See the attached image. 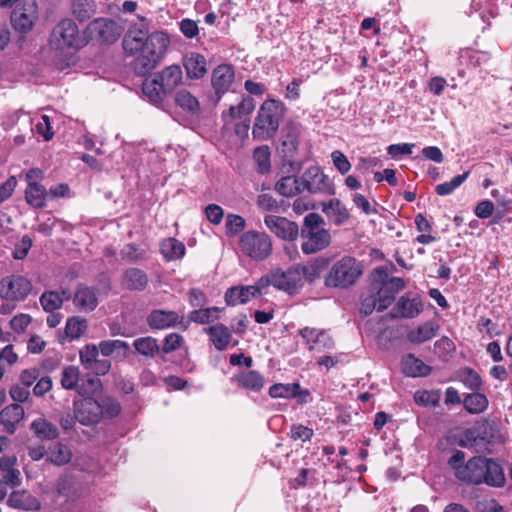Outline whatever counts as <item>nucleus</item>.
I'll return each instance as SVG.
<instances>
[{"label":"nucleus","mask_w":512,"mask_h":512,"mask_svg":"<svg viewBox=\"0 0 512 512\" xmlns=\"http://www.w3.org/2000/svg\"><path fill=\"white\" fill-rule=\"evenodd\" d=\"M166 91L170 94L182 82L183 73L178 65H171L156 74Z\"/></svg>","instance_id":"obj_28"},{"label":"nucleus","mask_w":512,"mask_h":512,"mask_svg":"<svg viewBox=\"0 0 512 512\" xmlns=\"http://www.w3.org/2000/svg\"><path fill=\"white\" fill-rule=\"evenodd\" d=\"M284 106L280 101L269 99L262 103L255 118L252 134L257 140H268L278 131L284 116Z\"/></svg>","instance_id":"obj_4"},{"label":"nucleus","mask_w":512,"mask_h":512,"mask_svg":"<svg viewBox=\"0 0 512 512\" xmlns=\"http://www.w3.org/2000/svg\"><path fill=\"white\" fill-rule=\"evenodd\" d=\"M270 155V149L266 145L257 147L253 152V159L258 172L261 174L267 173L270 170Z\"/></svg>","instance_id":"obj_47"},{"label":"nucleus","mask_w":512,"mask_h":512,"mask_svg":"<svg viewBox=\"0 0 512 512\" xmlns=\"http://www.w3.org/2000/svg\"><path fill=\"white\" fill-rule=\"evenodd\" d=\"M205 215L212 224L218 225L223 219L224 211L219 205L209 204L205 207Z\"/></svg>","instance_id":"obj_60"},{"label":"nucleus","mask_w":512,"mask_h":512,"mask_svg":"<svg viewBox=\"0 0 512 512\" xmlns=\"http://www.w3.org/2000/svg\"><path fill=\"white\" fill-rule=\"evenodd\" d=\"M97 358H99V350L94 344L85 345L79 352L80 363L86 370L91 367Z\"/></svg>","instance_id":"obj_51"},{"label":"nucleus","mask_w":512,"mask_h":512,"mask_svg":"<svg viewBox=\"0 0 512 512\" xmlns=\"http://www.w3.org/2000/svg\"><path fill=\"white\" fill-rule=\"evenodd\" d=\"M322 211L335 225H342L349 219V212L344 204L338 199H330L321 204Z\"/></svg>","instance_id":"obj_23"},{"label":"nucleus","mask_w":512,"mask_h":512,"mask_svg":"<svg viewBox=\"0 0 512 512\" xmlns=\"http://www.w3.org/2000/svg\"><path fill=\"white\" fill-rule=\"evenodd\" d=\"M179 25L181 32L187 38H194L199 33L198 25L194 20L186 18Z\"/></svg>","instance_id":"obj_64"},{"label":"nucleus","mask_w":512,"mask_h":512,"mask_svg":"<svg viewBox=\"0 0 512 512\" xmlns=\"http://www.w3.org/2000/svg\"><path fill=\"white\" fill-rule=\"evenodd\" d=\"M205 332L210 336L211 342L219 351L225 350L232 339L230 330L222 323H217L206 328Z\"/></svg>","instance_id":"obj_26"},{"label":"nucleus","mask_w":512,"mask_h":512,"mask_svg":"<svg viewBox=\"0 0 512 512\" xmlns=\"http://www.w3.org/2000/svg\"><path fill=\"white\" fill-rule=\"evenodd\" d=\"M71 298V293L67 290L58 291H46L40 297V303L46 312L52 313L59 309L64 301Z\"/></svg>","instance_id":"obj_31"},{"label":"nucleus","mask_w":512,"mask_h":512,"mask_svg":"<svg viewBox=\"0 0 512 512\" xmlns=\"http://www.w3.org/2000/svg\"><path fill=\"white\" fill-rule=\"evenodd\" d=\"M394 310L397 316L414 318L421 313L422 303L418 297L411 298L409 295H403L396 303Z\"/></svg>","instance_id":"obj_24"},{"label":"nucleus","mask_w":512,"mask_h":512,"mask_svg":"<svg viewBox=\"0 0 512 512\" xmlns=\"http://www.w3.org/2000/svg\"><path fill=\"white\" fill-rule=\"evenodd\" d=\"M438 325L432 321H428L410 330L407 333V339L414 344H421L431 340L436 336Z\"/></svg>","instance_id":"obj_30"},{"label":"nucleus","mask_w":512,"mask_h":512,"mask_svg":"<svg viewBox=\"0 0 512 512\" xmlns=\"http://www.w3.org/2000/svg\"><path fill=\"white\" fill-rule=\"evenodd\" d=\"M236 380L241 387L255 392L260 391L264 386V378L253 370L241 372L236 376Z\"/></svg>","instance_id":"obj_36"},{"label":"nucleus","mask_w":512,"mask_h":512,"mask_svg":"<svg viewBox=\"0 0 512 512\" xmlns=\"http://www.w3.org/2000/svg\"><path fill=\"white\" fill-rule=\"evenodd\" d=\"M362 274L360 263L351 256L336 261L325 277L328 287L347 288L353 285Z\"/></svg>","instance_id":"obj_8"},{"label":"nucleus","mask_w":512,"mask_h":512,"mask_svg":"<svg viewBox=\"0 0 512 512\" xmlns=\"http://www.w3.org/2000/svg\"><path fill=\"white\" fill-rule=\"evenodd\" d=\"M87 329V321L81 317H71L66 322L65 333L70 339L81 337Z\"/></svg>","instance_id":"obj_46"},{"label":"nucleus","mask_w":512,"mask_h":512,"mask_svg":"<svg viewBox=\"0 0 512 512\" xmlns=\"http://www.w3.org/2000/svg\"><path fill=\"white\" fill-rule=\"evenodd\" d=\"M175 102L178 106L189 112L196 113L199 111V102L197 98L187 90L178 91L175 96Z\"/></svg>","instance_id":"obj_49"},{"label":"nucleus","mask_w":512,"mask_h":512,"mask_svg":"<svg viewBox=\"0 0 512 512\" xmlns=\"http://www.w3.org/2000/svg\"><path fill=\"white\" fill-rule=\"evenodd\" d=\"M49 44L53 50L61 53L72 50L77 51L88 44V39L80 33L78 25L71 18L60 20L53 28Z\"/></svg>","instance_id":"obj_6"},{"label":"nucleus","mask_w":512,"mask_h":512,"mask_svg":"<svg viewBox=\"0 0 512 512\" xmlns=\"http://www.w3.org/2000/svg\"><path fill=\"white\" fill-rule=\"evenodd\" d=\"M123 32V28L116 21L99 17L92 20L84 30L88 42L95 40L101 44H112L116 42Z\"/></svg>","instance_id":"obj_9"},{"label":"nucleus","mask_w":512,"mask_h":512,"mask_svg":"<svg viewBox=\"0 0 512 512\" xmlns=\"http://www.w3.org/2000/svg\"><path fill=\"white\" fill-rule=\"evenodd\" d=\"M404 288L402 278H389L385 267L375 268L368 292L361 300L360 313L368 316L375 310L381 312L387 309L395 300V295Z\"/></svg>","instance_id":"obj_3"},{"label":"nucleus","mask_w":512,"mask_h":512,"mask_svg":"<svg viewBox=\"0 0 512 512\" xmlns=\"http://www.w3.org/2000/svg\"><path fill=\"white\" fill-rule=\"evenodd\" d=\"M186 73L191 79L202 78L207 72V63L203 55L191 52L185 55L183 60Z\"/></svg>","instance_id":"obj_22"},{"label":"nucleus","mask_w":512,"mask_h":512,"mask_svg":"<svg viewBox=\"0 0 512 512\" xmlns=\"http://www.w3.org/2000/svg\"><path fill=\"white\" fill-rule=\"evenodd\" d=\"M128 347V343L123 340H104L99 343L98 350L104 357H108L116 350H126Z\"/></svg>","instance_id":"obj_54"},{"label":"nucleus","mask_w":512,"mask_h":512,"mask_svg":"<svg viewBox=\"0 0 512 512\" xmlns=\"http://www.w3.org/2000/svg\"><path fill=\"white\" fill-rule=\"evenodd\" d=\"M314 432L313 429L308 428L302 424H293L290 430V437L294 441H310Z\"/></svg>","instance_id":"obj_55"},{"label":"nucleus","mask_w":512,"mask_h":512,"mask_svg":"<svg viewBox=\"0 0 512 512\" xmlns=\"http://www.w3.org/2000/svg\"><path fill=\"white\" fill-rule=\"evenodd\" d=\"M31 429L38 437L44 439H54L58 435L57 428L43 418L34 420L31 424Z\"/></svg>","instance_id":"obj_44"},{"label":"nucleus","mask_w":512,"mask_h":512,"mask_svg":"<svg viewBox=\"0 0 512 512\" xmlns=\"http://www.w3.org/2000/svg\"><path fill=\"white\" fill-rule=\"evenodd\" d=\"M301 386L298 383L293 384H274L269 388V395L272 398H290L299 395Z\"/></svg>","instance_id":"obj_43"},{"label":"nucleus","mask_w":512,"mask_h":512,"mask_svg":"<svg viewBox=\"0 0 512 512\" xmlns=\"http://www.w3.org/2000/svg\"><path fill=\"white\" fill-rule=\"evenodd\" d=\"M99 404L102 410V418L108 417L113 418L116 417L120 411L121 406L119 402L111 397H103L99 400Z\"/></svg>","instance_id":"obj_53"},{"label":"nucleus","mask_w":512,"mask_h":512,"mask_svg":"<svg viewBox=\"0 0 512 512\" xmlns=\"http://www.w3.org/2000/svg\"><path fill=\"white\" fill-rule=\"evenodd\" d=\"M300 128L297 125H288L283 130L280 152L286 159L290 169L289 172L297 173L301 169V165L292 160L296 155L299 145Z\"/></svg>","instance_id":"obj_15"},{"label":"nucleus","mask_w":512,"mask_h":512,"mask_svg":"<svg viewBox=\"0 0 512 512\" xmlns=\"http://www.w3.org/2000/svg\"><path fill=\"white\" fill-rule=\"evenodd\" d=\"M47 195L46 188L39 183H31L27 185L25 190V199L34 208H43L46 204Z\"/></svg>","instance_id":"obj_32"},{"label":"nucleus","mask_w":512,"mask_h":512,"mask_svg":"<svg viewBox=\"0 0 512 512\" xmlns=\"http://www.w3.org/2000/svg\"><path fill=\"white\" fill-rule=\"evenodd\" d=\"M264 223L273 234L283 240L294 241L298 237V225L284 217L266 215Z\"/></svg>","instance_id":"obj_17"},{"label":"nucleus","mask_w":512,"mask_h":512,"mask_svg":"<svg viewBox=\"0 0 512 512\" xmlns=\"http://www.w3.org/2000/svg\"><path fill=\"white\" fill-rule=\"evenodd\" d=\"M70 299L79 311L92 312L98 306V291L93 287L80 284Z\"/></svg>","instance_id":"obj_18"},{"label":"nucleus","mask_w":512,"mask_h":512,"mask_svg":"<svg viewBox=\"0 0 512 512\" xmlns=\"http://www.w3.org/2000/svg\"><path fill=\"white\" fill-rule=\"evenodd\" d=\"M32 290V283L22 275H9L0 280V298L8 302L24 301Z\"/></svg>","instance_id":"obj_11"},{"label":"nucleus","mask_w":512,"mask_h":512,"mask_svg":"<svg viewBox=\"0 0 512 512\" xmlns=\"http://www.w3.org/2000/svg\"><path fill=\"white\" fill-rule=\"evenodd\" d=\"M161 253L169 261L178 260L185 254V246L175 238H168L161 243Z\"/></svg>","instance_id":"obj_38"},{"label":"nucleus","mask_w":512,"mask_h":512,"mask_svg":"<svg viewBox=\"0 0 512 512\" xmlns=\"http://www.w3.org/2000/svg\"><path fill=\"white\" fill-rule=\"evenodd\" d=\"M275 191L284 197H294L303 192L301 177L296 175L282 176L274 185Z\"/></svg>","instance_id":"obj_25"},{"label":"nucleus","mask_w":512,"mask_h":512,"mask_svg":"<svg viewBox=\"0 0 512 512\" xmlns=\"http://www.w3.org/2000/svg\"><path fill=\"white\" fill-rule=\"evenodd\" d=\"M96 7L94 0H71V12L80 22L91 18L96 13Z\"/></svg>","instance_id":"obj_33"},{"label":"nucleus","mask_w":512,"mask_h":512,"mask_svg":"<svg viewBox=\"0 0 512 512\" xmlns=\"http://www.w3.org/2000/svg\"><path fill=\"white\" fill-rule=\"evenodd\" d=\"M235 80V72L232 66L221 64L217 66L211 76V83L215 93L221 97L229 91Z\"/></svg>","instance_id":"obj_19"},{"label":"nucleus","mask_w":512,"mask_h":512,"mask_svg":"<svg viewBox=\"0 0 512 512\" xmlns=\"http://www.w3.org/2000/svg\"><path fill=\"white\" fill-rule=\"evenodd\" d=\"M73 408L77 421L83 425H93L102 419V410L99 400L85 397L82 400L74 401Z\"/></svg>","instance_id":"obj_16"},{"label":"nucleus","mask_w":512,"mask_h":512,"mask_svg":"<svg viewBox=\"0 0 512 512\" xmlns=\"http://www.w3.org/2000/svg\"><path fill=\"white\" fill-rule=\"evenodd\" d=\"M440 398L441 394L438 390H423L417 391L414 394L415 402L422 406H437L439 404Z\"/></svg>","instance_id":"obj_50"},{"label":"nucleus","mask_w":512,"mask_h":512,"mask_svg":"<svg viewBox=\"0 0 512 512\" xmlns=\"http://www.w3.org/2000/svg\"><path fill=\"white\" fill-rule=\"evenodd\" d=\"M220 309L217 307H211L206 309L193 310L189 314V319L192 322L198 324H206L213 322L219 318Z\"/></svg>","instance_id":"obj_45"},{"label":"nucleus","mask_w":512,"mask_h":512,"mask_svg":"<svg viewBox=\"0 0 512 512\" xmlns=\"http://www.w3.org/2000/svg\"><path fill=\"white\" fill-rule=\"evenodd\" d=\"M257 206L263 211H277L279 206L276 199L270 194H260L257 198Z\"/></svg>","instance_id":"obj_59"},{"label":"nucleus","mask_w":512,"mask_h":512,"mask_svg":"<svg viewBox=\"0 0 512 512\" xmlns=\"http://www.w3.org/2000/svg\"><path fill=\"white\" fill-rule=\"evenodd\" d=\"M456 379L471 390H479L482 385V380L479 374L468 367L458 370L456 373Z\"/></svg>","instance_id":"obj_42"},{"label":"nucleus","mask_w":512,"mask_h":512,"mask_svg":"<svg viewBox=\"0 0 512 512\" xmlns=\"http://www.w3.org/2000/svg\"><path fill=\"white\" fill-rule=\"evenodd\" d=\"M9 395L15 402L23 403L29 398L30 391L25 386L15 384L10 388Z\"/></svg>","instance_id":"obj_62"},{"label":"nucleus","mask_w":512,"mask_h":512,"mask_svg":"<svg viewBox=\"0 0 512 512\" xmlns=\"http://www.w3.org/2000/svg\"><path fill=\"white\" fill-rule=\"evenodd\" d=\"M238 249L243 256L259 262L272 254L273 242L265 232L248 230L240 235Z\"/></svg>","instance_id":"obj_7"},{"label":"nucleus","mask_w":512,"mask_h":512,"mask_svg":"<svg viewBox=\"0 0 512 512\" xmlns=\"http://www.w3.org/2000/svg\"><path fill=\"white\" fill-rule=\"evenodd\" d=\"M324 220L317 213H309L304 218L300 234L303 239L301 249L304 254L317 253L330 245V232L324 228Z\"/></svg>","instance_id":"obj_5"},{"label":"nucleus","mask_w":512,"mask_h":512,"mask_svg":"<svg viewBox=\"0 0 512 512\" xmlns=\"http://www.w3.org/2000/svg\"><path fill=\"white\" fill-rule=\"evenodd\" d=\"M306 272L307 269L302 268L301 265H294L286 270L280 268L272 270L273 286L278 290L294 294L302 287Z\"/></svg>","instance_id":"obj_12"},{"label":"nucleus","mask_w":512,"mask_h":512,"mask_svg":"<svg viewBox=\"0 0 512 512\" xmlns=\"http://www.w3.org/2000/svg\"><path fill=\"white\" fill-rule=\"evenodd\" d=\"M23 418L24 409L17 403L10 404L0 411V424L8 434H13L16 431L17 425Z\"/></svg>","instance_id":"obj_20"},{"label":"nucleus","mask_w":512,"mask_h":512,"mask_svg":"<svg viewBox=\"0 0 512 512\" xmlns=\"http://www.w3.org/2000/svg\"><path fill=\"white\" fill-rule=\"evenodd\" d=\"M465 453L457 450L448 460L455 477L468 485L486 484L491 487H502L506 478L502 466L492 458L474 456L464 462Z\"/></svg>","instance_id":"obj_2"},{"label":"nucleus","mask_w":512,"mask_h":512,"mask_svg":"<svg viewBox=\"0 0 512 512\" xmlns=\"http://www.w3.org/2000/svg\"><path fill=\"white\" fill-rule=\"evenodd\" d=\"M169 42L168 35L164 32L148 34L147 30L133 26L124 35L122 46L125 53L135 55L132 63L135 73L145 76L160 63Z\"/></svg>","instance_id":"obj_1"},{"label":"nucleus","mask_w":512,"mask_h":512,"mask_svg":"<svg viewBox=\"0 0 512 512\" xmlns=\"http://www.w3.org/2000/svg\"><path fill=\"white\" fill-rule=\"evenodd\" d=\"M133 346L139 354L149 358H154L161 349L157 340L151 336L135 339Z\"/></svg>","instance_id":"obj_39"},{"label":"nucleus","mask_w":512,"mask_h":512,"mask_svg":"<svg viewBox=\"0 0 512 512\" xmlns=\"http://www.w3.org/2000/svg\"><path fill=\"white\" fill-rule=\"evenodd\" d=\"M184 339L180 334L170 333L164 338L162 350L165 354L171 353L181 347Z\"/></svg>","instance_id":"obj_58"},{"label":"nucleus","mask_w":512,"mask_h":512,"mask_svg":"<svg viewBox=\"0 0 512 512\" xmlns=\"http://www.w3.org/2000/svg\"><path fill=\"white\" fill-rule=\"evenodd\" d=\"M80 371L77 366L68 365L64 367L61 373V386L66 390L77 389L79 394H83L82 388L78 387Z\"/></svg>","instance_id":"obj_40"},{"label":"nucleus","mask_w":512,"mask_h":512,"mask_svg":"<svg viewBox=\"0 0 512 512\" xmlns=\"http://www.w3.org/2000/svg\"><path fill=\"white\" fill-rule=\"evenodd\" d=\"M147 323L152 329L163 330L180 323V317L175 311L153 310L147 317Z\"/></svg>","instance_id":"obj_21"},{"label":"nucleus","mask_w":512,"mask_h":512,"mask_svg":"<svg viewBox=\"0 0 512 512\" xmlns=\"http://www.w3.org/2000/svg\"><path fill=\"white\" fill-rule=\"evenodd\" d=\"M299 335L304 340L310 352L323 353L335 347L333 338L326 330L314 327H304L299 330Z\"/></svg>","instance_id":"obj_14"},{"label":"nucleus","mask_w":512,"mask_h":512,"mask_svg":"<svg viewBox=\"0 0 512 512\" xmlns=\"http://www.w3.org/2000/svg\"><path fill=\"white\" fill-rule=\"evenodd\" d=\"M465 409L472 414H479L483 412L488 406V400L484 394L471 393L468 394L464 401Z\"/></svg>","instance_id":"obj_41"},{"label":"nucleus","mask_w":512,"mask_h":512,"mask_svg":"<svg viewBox=\"0 0 512 512\" xmlns=\"http://www.w3.org/2000/svg\"><path fill=\"white\" fill-rule=\"evenodd\" d=\"M303 191L310 194L333 195L335 189L329 177L318 166H311L301 176Z\"/></svg>","instance_id":"obj_13"},{"label":"nucleus","mask_w":512,"mask_h":512,"mask_svg":"<svg viewBox=\"0 0 512 512\" xmlns=\"http://www.w3.org/2000/svg\"><path fill=\"white\" fill-rule=\"evenodd\" d=\"M469 171L464 172L463 174L457 175L453 177L450 181L444 182L436 185L435 192L440 196L450 195L460 187L464 181L468 178Z\"/></svg>","instance_id":"obj_48"},{"label":"nucleus","mask_w":512,"mask_h":512,"mask_svg":"<svg viewBox=\"0 0 512 512\" xmlns=\"http://www.w3.org/2000/svg\"><path fill=\"white\" fill-rule=\"evenodd\" d=\"M483 438H480L479 432L475 428L466 429L461 435L459 444L465 448H472L479 444V441H482Z\"/></svg>","instance_id":"obj_57"},{"label":"nucleus","mask_w":512,"mask_h":512,"mask_svg":"<svg viewBox=\"0 0 512 512\" xmlns=\"http://www.w3.org/2000/svg\"><path fill=\"white\" fill-rule=\"evenodd\" d=\"M123 282L128 289L143 290L148 283V278L144 271L130 268L125 271Z\"/></svg>","instance_id":"obj_37"},{"label":"nucleus","mask_w":512,"mask_h":512,"mask_svg":"<svg viewBox=\"0 0 512 512\" xmlns=\"http://www.w3.org/2000/svg\"><path fill=\"white\" fill-rule=\"evenodd\" d=\"M331 160L337 171L345 175L351 169V163L348 158L339 150H335L331 153Z\"/></svg>","instance_id":"obj_56"},{"label":"nucleus","mask_w":512,"mask_h":512,"mask_svg":"<svg viewBox=\"0 0 512 512\" xmlns=\"http://www.w3.org/2000/svg\"><path fill=\"white\" fill-rule=\"evenodd\" d=\"M142 91L149 101L154 104L162 102L169 94L156 75L152 79H146L143 82Z\"/></svg>","instance_id":"obj_29"},{"label":"nucleus","mask_w":512,"mask_h":512,"mask_svg":"<svg viewBox=\"0 0 512 512\" xmlns=\"http://www.w3.org/2000/svg\"><path fill=\"white\" fill-rule=\"evenodd\" d=\"M39 18V7L36 0H21L13 8L10 20L12 27L20 33L30 32Z\"/></svg>","instance_id":"obj_10"},{"label":"nucleus","mask_w":512,"mask_h":512,"mask_svg":"<svg viewBox=\"0 0 512 512\" xmlns=\"http://www.w3.org/2000/svg\"><path fill=\"white\" fill-rule=\"evenodd\" d=\"M40 376V370L37 368L25 369L20 373L19 380L25 387L32 386Z\"/></svg>","instance_id":"obj_61"},{"label":"nucleus","mask_w":512,"mask_h":512,"mask_svg":"<svg viewBox=\"0 0 512 512\" xmlns=\"http://www.w3.org/2000/svg\"><path fill=\"white\" fill-rule=\"evenodd\" d=\"M16 185L17 180L14 176L9 177L0 185V204L11 197Z\"/></svg>","instance_id":"obj_63"},{"label":"nucleus","mask_w":512,"mask_h":512,"mask_svg":"<svg viewBox=\"0 0 512 512\" xmlns=\"http://www.w3.org/2000/svg\"><path fill=\"white\" fill-rule=\"evenodd\" d=\"M245 226L246 221L242 216L236 214L227 215L225 228L226 234L228 236H235L236 234L244 230Z\"/></svg>","instance_id":"obj_52"},{"label":"nucleus","mask_w":512,"mask_h":512,"mask_svg":"<svg viewBox=\"0 0 512 512\" xmlns=\"http://www.w3.org/2000/svg\"><path fill=\"white\" fill-rule=\"evenodd\" d=\"M403 371L411 377H423L430 373L431 368L422 360L410 354L403 360Z\"/></svg>","instance_id":"obj_34"},{"label":"nucleus","mask_w":512,"mask_h":512,"mask_svg":"<svg viewBox=\"0 0 512 512\" xmlns=\"http://www.w3.org/2000/svg\"><path fill=\"white\" fill-rule=\"evenodd\" d=\"M71 458L72 452L70 448L62 443L50 446L47 451V461L57 466L67 464Z\"/></svg>","instance_id":"obj_35"},{"label":"nucleus","mask_w":512,"mask_h":512,"mask_svg":"<svg viewBox=\"0 0 512 512\" xmlns=\"http://www.w3.org/2000/svg\"><path fill=\"white\" fill-rule=\"evenodd\" d=\"M8 506L22 510H36L40 507V502L29 492L13 491L7 500Z\"/></svg>","instance_id":"obj_27"}]
</instances>
